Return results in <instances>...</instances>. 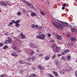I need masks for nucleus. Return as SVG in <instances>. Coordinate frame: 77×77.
<instances>
[{
  "label": "nucleus",
  "mask_w": 77,
  "mask_h": 77,
  "mask_svg": "<svg viewBox=\"0 0 77 77\" xmlns=\"http://www.w3.org/2000/svg\"><path fill=\"white\" fill-rule=\"evenodd\" d=\"M13 49L14 50H15V51H17L18 50V48H16V47H14V48H13Z\"/></svg>",
  "instance_id": "obj_26"
},
{
  "label": "nucleus",
  "mask_w": 77,
  "mask_h": 77,
  "mask_svg": "<svg viewBox=\"0 0 77 77\" xmlns=\"http://www.w3.org/2000/svg\"><path fill=\"white\" fill-rule=\"evenodd\" d=\"M67 36L68 38H69V37H70V36H71V35L69 34H67Z\"/></svg>",
  "instance_id": "obj_42"
},
{
  "label": "nucleus",
  "mask_w": 77,
  "mask_h": 77,
  "mask_svg": "<svg viewBox=\"0 0 77 77\" xmlns=\"http://www.w3.org/2000/svg\"><path fill=\"white\" fill-rule=\"evenodd\" d=\"M62 9H63V10H64V9H65L64 7H63L62 8Z\"/></svg>",
  "instance_id": "obj_53"
},
{
  "label": "nucleus",
  "mask_w": 77,
  "mask_h": 77,
  "mask_svg": "<svg viewBox=\"0 0 77 77\" xmlns=\"http://www.w3.org/2000/svg\"><path fill=\"white\" fill-rule=\"evenodd\" d=\"M35 27H38V25H35Z\"/></svg>",
  "instance_id": "obj_61"
},
{
  "label": "nucleus",
  "mask_w": 77,
  "mask_h": 77,
  "mask_svg": "<svg viewBox=\"0 0 77 77\" xmlns=\"http://www.w3.org/2000/svg\"><path fill=\"white\" fill-rule=\"evenodd\" d=\"M50 41L51 42H52V43H54L55 42V41L54 40H51Z\"/></svg>",
  "instance_id": "obj_37"
},
{
  "label": "nucleus",
  "mask_w": 77,
  "mask_h": 77,
  "mask_svg": "<svg viewBox=\"0 0 77 77\" xmlns=\"http://www.w3.org/2000/svg\"><path fill=\"white\" fill-rule=\"evenodd\" d=\"M62 54H58V55H57V56H58V57L60 56H61V55H62Z\"/></svg>",
  "instance_id": "obj_52"
},
{
  "label": "nucleus",
  "mask_w": 77,
  "mask_h": 77,
  "mask_svg": "<svg viewBox=\"0 0 77 77\" xmlns=\"http://www.w3.org/2000/svg\"><path fill=\"white\" fill-rule=\"evenodd\" d=\"M62 54H65V53H64V52H63Z\"/></svg>",
  "instance_id": "obj_60"
},
{
  "label": "nucleus",
  "mask_w": 77,
  "mask_h": 77,
  "mask_svg": "<svg viewBox=\"0 0 77 77\" xmlns=\"http://www.w3.org/2000/svg\"><path fill=\"white\" fill-rule=\"evenodd\" d=\"M71 31L72 32H74V31L75 30V29L74 28H70Z\"/></svg>",
  "instance_id": "obj_22"
},
{
  "label": "nucleus",
  "mask_w": 77,
  "mask_h": 77,
  "mask_svg": "<svg viewBox=\"0 0 77 77\" xmlns=\"http://www.w3.org/2000/svg\"><path fill=\"white\" fill-rule=\"evenodd\" d=\"M56 27H58L59 29H62V26H61L60 24V23L56 22Z\"/></svg>",
  "instance_id": "obj_2"
},
{
  "label": "nucleus",
  "mask_w": 77,
  "mask_h": 77,
  "mask_svg": "<svg viewBox=\"0 0 77 77\" xmlns=\"http://www.w3.org/2000/svg\"><path fill=\"white\" fill-rule=\"evenodd\" d=\"M38 29H39V30H41L42 29V28L41 27H38Z\"/></svg>",
  "instance_id": "obj_41"
},
{
  "label": "nucleus",
  "mask_w": 77,
  "mask_h": 77,
  "mask_svg": "<svg viewBox=\"0 0 77 77\" xmlns=\"http://www.w3.org/2000/svg\"><path fill=\"white\" fill-rule=\"evenodd\" d=\"M31 15L32 17H35L36 15V14L34 12H32L31 14Z\"/></svg>",
  "instance_id": "obj_10"
},
{
  "label": "nucleus",
  "mask_w": 77,
  "mask_h": 77,
  "mask_svg": "<svg viewBox=\"0 0 77 77\" xmlns=\"http://www.w3.org/2000/svg\"><path fill=\"white\" fill-rule=\"evenodd\" d=\"M55 51L57 53H59L60 51V49L59 47H57L55 49Z\"/></svg>",
  "instance_id": "obj_5"
},
{
  "label": "nucleus",
  "mask_w": 77,
  "mask_h": 77,
  "mask_svg": "<svg viewBox=\"0 0 77 77\" xmlns=\"http://www.w3.org/2000/svg\"><path fill=\"white\" fill-rule=\"evenodd\" d=\"M48 75L50 77H54V76L52 75H51V74H48Z\"/></svg>",
  "instance_id": "obj_29"
},
{
  "label": "nucleus",
  "mask_w": 77,
  "mask_h": 77,
  "mask_svg": "<svg viewBox=\"0 0 77 77\" xmlns=\"http://www.w3.org/2000/svg\"><path fill=\"white\" fill-rule=\"evenodd\" d=\"M63 6L64 7H66V3H64Z\"/></svg>",
  "instance_id": "obj_48"
},
{
  "label": "nucleus",
  "mask_w": 77,
  "mask_h": 77,
  "mask_svg": "<svg viewBox=\"0 0 77 77\" xmlns=\"http://www.w3.org/2000/svg\"><path fill=\"white\" fill-rule=\"evenodd\" d=\"M36 51H38V50H36Z\"/></svg>",
  "instance_id": "obj_63"
},
{
  "label": "nucleus",
  "mask_w": 77,
  "mask_h": 77,
  "mask_svg": "<svg viewBox=\"0 0 77 77\" xmlns=\"http://www.w3.org/2000/svg\"><path fill=\"white\" fill-rule=\"evenodd\" d=\"M24 62L23 61H22L21 60H20L19 61V63L20 64H23Z\"/></svg>",
  "instance_id": "obj_19"
},
{
  "label": "nucleus",
  "mask_w": 77,
  "mask_h": 77,
  "mask_svg": "<svg viewBox=\"0 0 77 77\" xmlns=\"http://www.w3.org/2000/svg\"><path fill=\"white\" fill-rule=\"evenodd\" d=\"M66 27H69V28H71V26L69 25V24H68L67 25V26Z\"/></svg>",
  "instance_id": "obj_34"
},
{
  "label": "nucleus",
  "mask_w": 77,
  "mask_h": 77,
  "mask_svg": "<svg viewBox=\"0 0 77 77\" xmlns=\"http://www.w3.org/2000/svg\"><path fill=\"white\" fill-rule=\"evenodd\" d=\"M2 5H3V6H5L6 7V4L5 3V2L4 1H2Z\"/></svg>",
  "instance_id": "obj_11"
},
{
  "label": "nucleus",
  "mask_w": 77,
  "mask_h": 77,
  "mask_svg": "<svg viewBox=\"0 0 77 77\" xmlns=\"http://www.w3.org/2000/svg\"><path fill=\"white\" fill-rule=\"evenodd\" d=\"M9 43V42L8 40H8H5V44H8Z\"/></svg>",
  "instance_id": "obj_17"
},
{
  "label": "nucleus",
  "mask_w": 77,
  "mask_h": 77,
  "mask_svg": "<svg viewBox=\"0 0 77 77\" xmlns=\"http://www.w3.org/2000/svg\"><path fill=\"white\" fill-rule=\"evenodd\" d=\"M35 25L34 24H32V25H31V27L32 28H35Z\"/></svg>",
  "instance_id": "obj_40"
},
{
  "label": "nucleus",
  "mask_w": 77,
  "mask_h": 77,
  "mask_svg": "<svg viewBox=\"0 0 77 77\" xmlns=\"http://www.w3.org/2000/svg\"><path fill=\"white\" fill-rule=\"evenodd\" d=\"M41 15H45V13H44V12H43V11H41Z\"/></svg>",
  "instance_id": "obj_32"
},
{
  "label": "nucleus",
  "mask_w": 77,
  "mask_h": 77,
  "mask_svg": "<svg viewBox=\"0 0 77 77\" xmlns=\"http://www.w3.org/2000/svg\"><path fill=\"white\" fill-rule=\"evenodd\" d=\"M42 69L43 70H44V69H45V67H42Z\"/></svg>",
  "instance_id": "obj_55"
},
{
  "label": "nucleus",
  "mask_w": 77,
  "mask_h": 77,
  "mask_svg": "<svg viewBox=\"0 0 77 77\" xmlns=\"http://www.w3.org/2000/svg\"><path fill=\"white\" fill-rule=\"evenodd\" d=\"M71 57H70V56H68L67 57V60H71Z\"/></svg>",
  "instance_id": "obj_24"
},
{
  "label": "nucleus",
  "mask_w": 77,
  "mask_h": 77,
  "mask_svg": "<svg viewBox=\"0 0 77 77\" xmlns=\"http://www.w3.org/2000/svg\"><path fill=\"white\" fill-rule=\"evenodd\" d=\"M20 20H17L16 21V23L18 24V23H20Z\"/></svg>",
  "instance_id": "obj_35"
},
{
  "label": "nucleus",
  "mask_w": 77,
  "mask_h": 77,
  "mask_svg": "<svg viewBox=\"0 0 77 77\" xmlns=\"http://www.w3.org/2000/svg\"><path fill=\"white\" fill-rule=\"evenodd\" d=\"M22 12L23 13L25 12V11L24 10H22Z\"/></svg>",
  "instance_id": "obj_59"
},
{
  "label": "nucleus",
  "mask_w": 77,
  "mask_h": 77,
  "mask_svg": "<svg viewBox=\"0 0 77 77\" xmlns=\"http://www.w3.org/2000/svg\"><path fill=\"white\" fill-rule=\"evenodd\" d=\"M17 14L18 16H19V15H21V14H22L21 12H20V11H18L17 13Z\"/></svg>",
  "instance_id": "obj_20"
},
{
  "label": "nucleus",
  "mask_w": 77,
  "mask_h": 77,
  "mask_svg": "<svg viewBox=\"0 0 77 77\" xmlns=\"http://www.w3.org/2000/svg\"><path fill=\"white\" fill-rule=\"evenodd\" d=\"M25 4L27 6H30V7H31V8H32V6H33V5L32 4H31L30 2H25Z\"/></svg>",
  "instance_id": "obj_3"
},
{
  "label": "nucleus",
  "mask_w": 77,
  "mask_h": 77,
  "mask_svg": "<svg viewBox=\"0 0 77 77\" xmlns=\"http://www.w3.org/2000/svg\"><path fill=\"white\" fill-rule=\"evenodd\" d=\"M45 60H48L50 59V57L48 56H45Z\"/></svg>",
  "instance_id": "obj_16"
},
{
  "label": "nucleus",
  "mask_w": 77,
  "mask_h": 77,
  "mask_svg": "<svg viewBox=\"0 0 77 77\" xmlns=\"http://www.w3.org/2000/svg\"><path fill=\"white\" fill-rule=\"evenodd\" d=\"M1 77H4V75H1Z\"/></svg>",
  "instance_id": "obj_54"
},
{
  "label": "nucleus",
  "mask_w": 77,
  "mask_h": 77,
  "mask_svg": "<svg viewBox=\"0 0 77 77\" xmlns=\"http://www.w3.org/2000/svg\"><path fill=\"white\" fill-rule=\"evenodd\" d=\"M61 59H62V60H65V59L66 58L65 57H63V56H62Z\"/></svg>",
  "instance_id": "obj_39"
},
{
  "label": "nucleus",
  "mask_w": 77,
  "mask_h": 77,
  "mask_svg": "<svg viewBox=\"0 0 77 77\" xmlns=\"http://www.w3.org/2000/svg\"><path fill=\"white\" fill-rule=\"evenodd\" d=\"M1 12V9H0V13Z\"/></svg>",
  "instance_id": "obj_64"
},
{
  "label": "nucleus",
  "mask_w": 77,
  "mask_h": 77,
  "mask_svg": "<svg viewBox=\"0 0 77 77\" xmlns=\"http://www.w3.org/2000/svg\"><path fill=\"white\" fill-rule=\"evenodd\" d=\"M17 51H18V52H21V50H17Z\"/></svg>",
  "instance_id": "obj_49"
},
{
  "label": "nucleus",
  "mask_w": 77,
  "mask_h": 77,
  "mask_svg": "<svg viewBox=\"0 0 77 77\" xmlns=\"http://www.w3.org/2000/svg\"><path fill=\"white\" fill-rule=\"evenodd\" d=\"M31 59H32V57H28L27 59V60L28 61H30Z\"/></svg>",
  "instance_id": "obj_28"
},
{
  "label": "nucleus",
  "mask_w": 77,
  "mask_h": 77,
  "mask_svg": "<svg viewBox=\"0 0 77 77\" xmlns=\"http://www.w3.org/2000/svg\"><path fill=\"white\" fill-rule=\"evenodd\" d=\"M10 25H12V22H10Z\"/></svg>",
  "instance_id": "obj_56"
},
{
  "label": "nucleus",
  "mask_w": 77,
  "mask_h": 77,
  "mask_svg": "<svg viewBox=\"0 0 77 77\" xmlns=\"http://www.w3.org/2000/svg\"><path fill=\"white\" fill-rule=\"evenodd\" d=\"M62 24H63V26H66V27L67 26V25L68 24V23L66 22H62Z\"/></svg>",
  "instance_id": "obj_9"
},
{
  "label": "nucleus",
  "mask_w": 77,
  "mask_h": 77,
  "mask_svg": "<svg viewBox=\"0 0 77 77\" xmlns=\"http://www.w3.org/2000/svg\"><path fill=\"white\" fill-rule=\"evenodd\" d=\"M20 36H21V39H23L26 38V36L23 34V32H21L20 34Z\"/></svg>",
  "instance_id": "obj_4"
},
{
  "label": "nucleus",
  "mask_w": 77,
  "mask_h": 77,
  "mask_svg": "<svg viewBox=\"0 0 77 77\" xmlns=\"http://www.w3.org/2000/svg\"><path fill=\"white\" fill-rule=\"evenodd\" d=\"M38 67L40 69H41V70H42V66L41 65H39Z\"/></svg>",
  "instance_id": "obj_33"
},
{
  "label": "nucleus",
  "mask_w": 77,
  "mask_h": 77,
  "mask_svg": "<svg viewBox=\"0 0 77 77\" xmlns=\"http://www.w3.org/2000/svg\"><path fill=\"white\" fill-rule=\"evenodd\" d=\"M8 26L9 27L10 26H11V25H10V24H8Z\"/></svg>",
  "instance_id": "obj_62"
},
{
  "label": "nucleus",
  "mask_w": 77,
  "mask_h": 77,
  "mask_svg": "<svg viewBox=\"0 0 77 77\" xmlns=\"http://www.w3.org/2000/svg\"><path fill=\"white\" fill-rule=\"evenodd\" d=\"M53 73H54V75L55 77H57V76H58V74L57 72H54Z\"/></svg>",
  "instance_id": "obj_8"
},
{
  "label": "nucleus",
  "mask_w": 77,
  "mask_h": 77,
  "mask_svg": "<svg viewBox=\"0 0 77 77\" xmlns=\"http://www.w3.org/2000/svg\"><path fill=\"white\" fill-rule=\"evenodd\" d=\"M36 38L37 39H40L44 40L45 39V35L44 34H41L36 36Z\"/></svg>",
  "instance_id": "obj_1"
},
{
  "label": "nucleus",
  "mask_w": 77,
  "mask_h": 77,
  "mask_svg": "<svg viewBox=\"0 0 77 77\" xmlns=\"http://www.w3.org/2000/svg\"><path fill=\"white\" fill-rule=\"evenodd\" d=\"M32 61H34L35 60V59H36V57L35 56H33L32 58Z\"/></svg>",
  "instance_id": "obj_18"
},
{
  "label": "nucleus",
  "mask_w": 77,
  "mask_h": 77,
  "mask_svg": "<svg viewBox=\"0 0 77 77\" xmlns=\"http://www.w3.org/2000/svg\"><path fill=\"white\" fill-rule=\"evenodd\" d=\"M5 35H6V36H7V35H8V33H5Z\"/></svg>",
  "instance_id": "obj_51"
},
{
  "label": "nucleus",
  "mask_w": 77,
  "mask_h": 77,
  "mask_svg": "<svg viewBox=\"0 0 77 77\" xmlns=\"http://www.w3.org/2000/svg\"><path fill=\"white\" fill-rule=\"evenodd\" d=\"M34 45H35L34 44L31 43L29 45V46H30V47L35 48V46H34Z\"/></svg>",
  "instance_id": "obj_13"
},
{
  "label": "nucleus",
  "mask_w": 77,
  "mask_h": 77,
  "mask_svg": "<svg viewBox=\"0 0 77 77\" xmlns=\"http://www.w3.org/2000/svg\"><path fill=\"white\" fill-rule=\"evenodd\" d=\"M11 22H12V23L13 24H15L16 22L15 20H11Z\"/></svg>",
  "instance_id": "obj_31"
},
{
  "label": "nucleus",
  "mask_w": 77,
  "mask_h": 77,
  "mask_svg": "<svg viewBox=\"0 0 77 77\" xmlns=\"http://www.w3.org/2000/svg\"><path fill=\"white\" fill-rule=\"evenodd\" d=\"M38 55L39 56H40V57H43V56H44V54L41 53L38 54Z\"/></svg>",
  "instance_id": "obj_23"
},
{
  "label": "nucleus",
  "mask_w": 77,
  "mask_h": 77,
  "mask_svg": "<svg viewBox=\"0 0 77 77\" xmlns=\"http://www.w3.org/2000/svg\"><path fill=\"white\" fill-rule=\"evenodd\" d=\"M55 47H56V44H53L51 47V48H54Z\"/></svg>",
  "instance_id": "obj_25"
},
{
  "label": "nucleus",
  "mask_w": 77,
  "mask_h": 77,
  "mask_svg": "<svg viewBox=\"0 0 77 77\" xmlns=\"http://www.w3.org/2000/svg\"><path fill=\"white\" fill-rule=\"evenodd\" d=\"M11 55L12 56H18V55H17L15 52H14Z\"/></svg>",
  "instance_id": "obj_15"
},
{
  "label": "nucleus",
  "mask_w": 77,
  "mask_h": 77,
  "mask_svg": "<svg viewBox=\"0 0 77 77\" xmlns=\"http://www.w3.org/2000/svg\"><path fill=\"white\" fill-rule=\"evenodd\" d=\"M3 44H2V43H0V47H2V46H3Z\"/></svg>",
  "instance_id": "obj_47"
},
{
  "label": "nucleus",
  "mask_w": 77,
  "mask_h": 77,
  "mask_svg": "<svg viewBox=\"0 0 77 77\" xmlns=\"http://www.w3.org/2000/svg\"><path fill=\"white\" fill-rule=\"evenodd\" d=\"M32 69H33V70H36V69L35 68V67L33 66L32 67Z\"/></svg>",
  "instance_id": "obj_38"
},
{
  "label": "nucleus",
  "mask_w": 77,
  "mask_h": 77,
  "mask_svg": "<svg viewBox=\"0 0 77 77\" xmlns=\"http://www.w3.org/2000/svg\"><path fill=\"white\" fill-rule=\"evenodd\" d=\"M22 2H26V1L25 0H20Z\"/></svg>",
  "instance_id": "obj_50"
},
{
  "label": "nucleus",
  "mask_w": 77,
  "mask_h": 77,
  "mask_svg": "<svg viewBox=\"0 0 77 77\" xmlns=\"http://www.w3.org/2000/svg\"><path fill=\"white\" fill-rule=\"evenodd\" d=\"M15 26L16 27H18V23H15Z\"/></svg>",
  "instance_id": "obj_45"
},
{
  "label": "nucleus",
  "mask_w": 77,
  "mask_h": 77,
  "mask_svg": "<svg viewBox=\"0 0 77 77\" xmlns=\"http://www.w3.org/2000/svg\"><path fill=\"white\" fill-rule=\"evenodd\" d=\"M69 51V49H66L65 51L64 52H65V53H68Z\"/></svg>",
  "instance_id": "obj_21"
},
{
  "label": "nucleus",
  "mask_w": 77,
  "mask_h": 77,
  "mask_svg": "<svg viewBox=\"0 0 77 77\" xmlns=\"http://www.w3.org/2000/svg\"><path fill=\"white\" fill-rule=\"evenodd\" d=\"M57 39H58V40H60V39H62V37L60 35H57Z\"/></svg>",
  "instance_id": "obj_12"
},
{
  "label": "nucleus",
  "mask_w": 77,
  "mask_h": 77,
  "mask_svg": "<svg viewBox=\"0 0 77 77\" xmlns=\"http://www.w3.org/2000/svg\"><path fill=\"white\" fill-rule=\"evenodd\" d=\"M75 75L76 77H77V72H76L75 74Z\"/></svg>",
  "instance_id": "obj_57"
},
{
  "label": "nucleus",
  "mask_w": 77,
  "mask_h": 77,
  "mask_svg": "<svg viewBox=\"0 0 77 77\" xmlns=\"http://www.w3.org/2000/svg\"><path fill=\"white\" fill-rule=\"evenodd\" d=\"M52 23L55 26V27H56V23H54L52 22Z\"/></svg>",
  "instance_id": "obj_36"
},
{
  "label": "nucleus",
  "mask_w": 77,
  "mask_h": 77,
  "mask_svg": "<svg viewBox=\"0 0 77 77\" xmlns=\"http://www.w3.org/2000/svg\"><path fill=\"white\" fill-rule=\"evenodd\" d=\"M47 36L48 37H50V36H51V34L50 33H48V34Z\"/></svg>",
  "instance_id": "obj_43"
},
{
  "label": "nucleus",
  "mask_w": 77,
  "mask_h": 77,
  "mask_svg": "<svg viewBox=\"0 0 77 77\" xmlns=\"http://www.w3.org/2000/svg\"><path fill=\"white\" fill-rule=\"evenodd\" d=\"M32 75L33 77H36V75L35 74H33Z\"/></svg>",
  "instance_id": "obj_46"
},
{
  "label": "nucleus",
  "mask_w": 77,
  "mask_h": 77,
  "mask_svg": "<svg viewBox=\"0 0 77 77\" xmlns=\"http://www.w3.org/2000/svg\"><path fill=\"white\" fill-rule=\"evenodd\" d=\"M17 41H20V39L19 38H17Z\"/></svg>",
  "instance_id": "obj_58"
},
{
  "label": "nucleus",
  "mask_w": 77,
  "mask_h": 77,
  "mask_svg": "<svg viewBox=\"0 0 77 77\" xmlns=\"http://www.w3.org/2000/svg\"><path fill=\"white\" fill-rule=\"evenodd\" d=\"M54 63L56 65H59V62L58 61V60L56 59L54 61Z\"/></svg>",
  "instance_id": "obj_7"
},
{
  "label": "nucleus",
  "mask_w": 77,
  "mask_h": 77,
  "mask_svg": "<svg viewBox=\"0 0 77 77\" xmlns=\"http://www.w3.org/2000/svg\"><path fill=\"white\" fill-rule=\"evenodd\" d=\"M35 53L34 51L32 50L31 51V55H33V54H34V53Z\"/></svg>",
  "instance_id": "obj_30"
},
{
  "label": "nucleus",
  "mask_w": 77,
  "mask_h": 77,
  "mask_svg": "<svg viewBox=\"0 0 77 77\" xmlns=\"http://www.w3.org/2000/svg\"><path fill=\"white\" fill-rule=\"evenodd\" d=\"M8 48V45H6L3 48V49H6L7 48Z\"/></svg>",
  "instance_id": "obj_27"
},
{
  "label": "nucleus",
  "mask_w": 77,
  "mask_h": 77,
  "mask_svg": "<svg viewBox=\"0 0 77 77\" xmlns=\"http://www.w3.org/2000/svg\"><path fill=\"white\" fill-rule=\"evenodd\" d=\"M76 38L75 37H72L71 38V40L72 41H74L75 40Z\"/></svg>",
  "instance_id": "obj_14"
},
{
  "label": "nucleus",
  "mask_w": 77,
  "mask_h": 77,
  "mask_svg": "<svg viewBox=\"0 0 77 77\" xmlns=\"http://www.w3.org/2000/svg\"><path fill=\"white\" fill-rule=\"evenodd\" d=\"M55 57H56V55H54L52 57V59H54Z\"/></svg>",
  "instance_id": "obj_44"
},
{
  "label": "nucleus",
  "mask_w": 77,
  "mask_h": 77,
  "mask_svg": "<svg viewBox=\"0 0 77 77\" xmlns=\"http://www.w3.org/2000/svg\"><path fill=\"white\" fill-rule=\"evenodd\" d=\"M8 41L9 43H10V44H12L14 42V41H13V40H12V39L11 38L9 37L8 38Z\"/></svg>",
  "instance_id": "obj_6"
}]
</instances>
